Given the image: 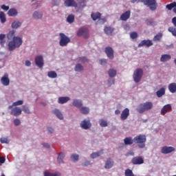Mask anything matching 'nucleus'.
Segmentation results:
<instances>
[{
    "label": "nucleus",
    "mask_w": 176,
    "mask_h": 176,
    "mask_svg": "<svg viewBox=\"0 0 176 176\" xmlns=\"http://www.w3.org/2000/svg\"><path fill=\"white\" fill-rule=\"evenodd\" d=\"M14 34H16V31L11 30L7 34L8 39L11 41L8 43V50L10 52H12L16 47H19L23 45V40L21 38L14 36Z\"/></svg>",
    "instance_id": "1"
},
{
    "label": "nucleus",
    "mask_w": 176,
    "mask_h": 176,
    "mask_svg": "<svg viewBox=\"0 0 176 176\" xmlns=\"http://www.w3.org/2000/svg\"><path fill=\"white\" fill-rule=\"evenodd\" d=\"M153 108V103H152V102H146L140 104L138 106L136 111H138L139 113H144V112H146V111H151Z\"/></svg>",
    "instance_id": "2"
},
{
    "label": "nucleus",
    "mask_w": 176,
    "mask_h": 176,
    "mask_svg": "<svg viewBox=\"0 0 176 176\" xmlns=\"http://www.w3.org/2000/svg\"><path fill=\"white\" fill-rule=\"evenodd\" d=\"M146 142V135H138L134 138V143H135L140 149H144L145 148V144Z\"/></svg>",
    "instance_id": "3"
},
{
    "label": "nucleus",
    "mask_w": 176,
    "mask_h": 176,
    "mask_svg": "<svg viewBox=\"0 0 176 176\" xmlns=\"http://www.w3.org/2000/svg\"><path fill=\"white\" fill-rule=\"evenodd\" d=\"M139 2H142L146 6H148L150 10L153 12L157 9V4L156 0H139Z\"/></svg>",
    "instance_id": "4"
},
{
    "label": "nucleus",
    "mask_w": 176,
    "mask_h": 176,
    "mask_svg": "<svg viewBox=\"0 0 176 176\" xmlns=\"http://www.w3.org/2000/svg\"><path fill=\"white\" fill-rule=\"evenodd\" d=\"M142 75H144V71H142V69H136L133 76L134 82H135V83L140 82L141 79L142 78Z\"/></svg>",
    "instance_id": "5"
},
{
    "label": "nucleus",
    "mask_w": 176,
    "mask_h": 176,
    "mask_svg": "<svg viewBox=\"0 0 176 176\" xmlns=\"http://www.w3.org/2000/svg\"><path fill=\"white\" fill-rule=\"evenodd\" d=\"M59 35L60 36V40L59 41L60 46H67V45H68L69 42H71V38L64 34V33H60Z\"/></svg>",
    "instance_id": "6"
},
{
    "label": "nucleus",
    "mask_w": 176,
    "mask_h": 176,
    "mask_svg": "<svg viewBox=\"0 0 176 176\" xmlns=\"http://www.w3.org/2000/svg\"><path fill=\"white\" fill-rule=\"evenodd\" d=\"M77 35L78 36H83V38H85V39H87L89 38V30H87V28H80L78 33Z\"/></svg>",
    "instance_id": "7"
},
{
    "label": "nucleus",
    "mask_w": 176,
    "mask_h": 176,
    "mask_svg": "<svg viewBox=\"0 0 176 176\" xmlns=\"http://www.w3.org/2000/svg\"><path fill=\"white\" fill-rule=\"evenodd\" d=\"M35 64L38 68H42L43 65H45V63L43 62V56H38L35 58Z\"/></svg>",
    "instance_id": "8"
},
{
    "label": "nucleus",
    "mask_w": 176,
    "mask_h": 176,
    "mask_svg": "<svg viewBox=\"0 0 176 176\" xmlns=\"http://www.w3.org/2000/svg\"><path fill=\"white\" fill-rule=\"evenodd\" d=\"M1 82L3 86H9L10 85V80L9 79V74L6 73L1 78Z\"/></svg>",
    "instance_id": "9"
},
{
    "label": "nucleus",
    "mask_w": 176,
    "mask_h": 176,
    "mask_svg": "<svg viewBox=\"0 0 176 176\" xmlns=\"http://www.w3.org/2000/svg\"><path fill=\"white\" fill-rule=\"evenodd\" d=\"M131 163L134 165L144 164V158L141 156L134 157L131 160Z\"/></svg>",
    "instance_id": "10"
},
{
    "label": "nucleus",
    "mask_w": 176,
    "mask_h": 176,
    "mask_svg": "<svg viewBox=\"0 0 176 176\" xmlns=\"http://www.w3.org/2000/svg\"><path fill=\"white\" fill-rule=\"evenodd\" d=\"M21 108L16 107L11 110L10 115L12 116H20V115H21Z\"/></svg>",
    "instance_id": "11"
},
{
    "label": "nucleus",
    "mask_w": 176,
    "mask_h": 176,
    "mask_svg": "<svg viewBox=\"0 0 176 176\" xmlns=\"http://www.w3.org/2000/svg\"><path fill=\"white\" fill-rule=\"evenodd\" d=\"M174 151H175L174 147L165 146L162 148V153H164V155H167L168 153H171V152H174Z\"/></svg>",
    "instance_id": "12"
},
{
    "label": "nucleus",
    "mask_w": 176,
    "mask_h": 176,
    "mask_svg": "<svg viewBox=\"0 0 176 176\" xmlns=\"http://www.w3.org/2000/svg\"><path fill=\"white\" fill-rule=\"evenodd\" d=\"M153 43L151 40H143L142 41L139 45L138 47H142V46H146L147 47H150V46H153Z\"/></svg>",
    "instance_id": "13"
},
{
    "label": "nucleus",
    "mask_w": 176,
    "mask_h": 176,
    "mask_svg": "<svg viewBox=\"0 0 176 176\" xmlns=\"http://www.w3.org/2000/svg\"><path fill=\"white\" fill-rule=\"evenodd\" d=\"M80 126L82 127V129H84V130H88V129H90V127H91V123H90L89 120H84L81 122Z\"/></svg>",
    "instance_id": "14"
},
{
    "label": "nucleus",
    "mask_w": 176,
    "mask_h": 176,
    "mask_svg": "<svg viewBox=\"0 0 176 176\" xmlns=\"http://www.w3.org/2000/svg\"><path fill=\"white\" fill-rule=\"evenodd\" d=\"M130 115V110L128 108L124 109L120 116L121 120H126Z\"/></svg>",
    "instance_id": "15"
},
{
    "label": "nucleus",
    "mask_w": 176,
    "mask_h": 176,
    "mask_svg": "<svg viewBox=\"0 0 176 176\" xmlns=\"http://www.w3.org/2000/svg\"><path fill=\"white\" fill-rule=\"evenodd\" d=\"M104 52L107 56V57L110 59L113 58V49L111 47H107L104 50Z\"/></svg>",
    "instance_id": "16"
},
{
    "label": "nucleus",
    "mask_w": 176,
    "mask_h": 176,
    "mask_svg": "<svg viewBox=\"0 0 176 176\" xmlns=\"http://www.w3.org/2000/svg\"><path fill=\"white\" fill-rule=\"evenodd\" d=\"M65 6H67V8L73 7V8H77L78 3L75 0H65Z\"/></svg>",
    "instance_id": "17"
},
{
    "label": "nucleus",
    "mask_w": 176,
    "mask_h": 176,
    "mask_svg": "<svg viewBox=\"0 0 176 176\" xmlns=\"http://www.w3.org/2000/svg\"><path fill=\"white\" fill-rule=\"evenodd\" d=\"M131 14V12H130V10L126 11L120 16V20H122V21H127V20L130 19Z\"/></svg>",
    "instance_id": "18"
},
{
    "label": "nucleus",
    "mask_w": 176,
    "mask_h": 176,
    "mask_svg": "<svg viewBox=\"0 0 176 176\" xmlns=\"http://www.w3.org/2000/svg\"><path fill=\"white\" fill-rule=\"evenodd\" d=\"M113 164H115L113 160L111 158H109L105 162L104 168L109 170V168H112L113 167Z\"/></svg>",
    "instance_id": "19"
},
{
    "label": "nucleus",
    "mask_w": 176,
    "mask_h": 176,
    "mask_svg": "<svg viewBox=\"0 0 176 176\" xmlns=\"http://www.w3.org/2000/svg\"><path fill=\"white\" fill-rule=\"evenodd\" d=\"M171 111V104H166L163 107V108L161 110V114L162 115H166L168 112H170Z\"/></svg>",
    "instance_id": "20"
},
{
    "label": "nucleus",
    "mask_w": 176,
    "mask_h": 176,
    "mask_svg": "<svg viewBox=\"0 0 176 176\" xmlns=\"http://www.w3.org/2000/svg\"><path fill=\"white\" fill-rule=\"evenodd\" d=\"M124 145H133L134 144V138L127 137L124 139Z\"/></svg>",
    "instance_id": "21"
},
{
    "label": "nucleus",
    "mask_w": 176,
    "mask_h": 176,
    "mask_svg": "<svg viewBox=\"0 0 176 176\" xmlns=\"http://www.w3.org/2000/svg\"><path fill=\"white\" fill-rule=\"evenodd\" d=\"M52 112H53V114L56 115V116H57V118L60 120H63V119H64V117L63 116V113H61V111H60V110L56 109L53 110Z\"/></svg>",
    "instance_id": "22"
},
{
    "label": "nucleus",
    "mask_w": 176,
    "mask_h": 176,
    "mask_svg": "<svg viewBox=\"0 0 176 176\" xmlns=\"http://www.w3.org/2000/svg\"><path fill=\"white\" fill-rule=\"evenodd\" d=\"M73 105L74 107H76V108H78L80 109L82 105H83V103L82 102V100L75 99L73 100Z\"/></svg>",
    "instance_id": "23"
},
{
    "label": "nucleus",
    "mask_w": 176,
    "mask_h": 176,
    "mask_svg": "<svg viewBox=\"0 0 176 176\" xmlns=\"http://www.w3.org/2000/svg\"><path fill=\"white\" fill-rule=\"evenodd\" d=\"M168 60H171V55L170 54H163L160 58L162 63H166V61H168Z\"/></svg>",
    "instance_id": "24"
},
{
    "label": "nucleus",
    "mask_w": 176,
    "mask_h": 176,
    "mask_svg": "<svg viewBox=\"0 0 176 176\" xmlns=\"http://www.w3.org/2000/svg\"><path fill=\"white\" fill-rule=\"evenodd\" d=\"M64 157H65V154H64L63 153H59L57 158V162L58 164H64Z\"/></svg>",
    "instance_id": "25"
},
{
    "label": "nucleus",
    "mask_w": 176,
    "mask_h": 176,
    "mask_svg": "<svg viewBox=\"0 0 176 176\" xmlns=\"http://www.w3.org/2000/svg\"><path fill=\"white\" fill-rule=\"evenodd\" d=\"M17 10L14 9V8H11L8 10V16H10V17H14L16 16H17Z\"/></svg>",
    "instance_id": "26"
},
{
    "label": "nucleus",
    "mask_w": 176,
    "mask_h": 176,
    "mask_svg": "<svg viewBox=\"0 0 176 176\" xmlns=\"http://www.w3.org/2000/svg\"><path fill=\"white\" fill-rule=\"evenodd\" d=\"M70 98L69 97H59L58 100V104H65L66 102H68L69 101Z\"/></svg>",
    "instance_id": "27"
},
{
    "label": "nucleus",
    "mask_w": 176,
    "mask_h": 176,
    "mask_svg": "<svg viewBox=\"0 0 176 176\" xmlns=\"http://www.w3.org/2000/svg\"><path fill=\"white\" fill-rule=\"evenodd\" d=\"M23 104H24L23 100H17L16 102H13L12 105L9 106L8 109H12L13 107H19V105H23Z\"/></svg>",
    "instance_id": "28"
},
{
    "label": "nucleus",
    "mask_w": 176,
    "mask_h": 176,
    "mask_svg": "<svg viewBox=\"0 0 176 176\" xmlns=\"http://www.w3.org/2000/svg\"><path fill=\"white\" fill-rule=\"evenodd\" d=\"M5 38H6V35L3 34H0V45L2 47L5 45V43H6V40H5Z\"/></svg>",
    "instance_id": "29"
},
{
    "label": "nucleus",
    "mask_w": 176,
    "mask_h": 176,
    "mask_svg": "<svg viewBox=\"0 0 176 176\" xmlns=\"http://www.w3.org/2000/svg\"><path fill=\"white\" fill-rule=\"evenodd\" d=\"M157 96L160 98V97H163L164 94H166V89L164 88H161L157 92H156Z\"/></svg>",
    "instance_id": "30"
},
{
    "label": "nucleus",
    "mask_w": 176,
    "mask_h": 176,
    "mask_svg": "<svg viewBox=\"0 0 176 176\" xmlns=\"http://www.w3.org/2000/svg\"><path fill=\"white\" fill-rule=\"evenodd\" d=\"M168 90H169V91H170V93H175V91H176V83L175 82L170 83L168 85Z\"/></svg>",
    "instance_id": "31"
},
{
    "label": "nucleus",
    "mask_w": 176,
    "mask_h": 176,
    "mask_svg": "<svg viewBox=\"0 0 176 176\" xmlns=\"http://www.w3.org/2000/svg\"><path fill=\"white\" fill-rule=\"evenodd\" d=\"M104 32L106 35H112V32H113V29L111 27H105L104 29Z\"/></svg>",
    "instance_id": "32"
},
{
    "label": "nucleus",
    "mask_w": 176,
    "mask_h": 176,
    "mask_svg": "<svg viewBox=\"0 0 176 176\" xmlns=\"http://www.w3.org/2000/svg\"><path fill=\"white\" fill-rule=\"evenodd\" d=\"M43 16V15L42 14V13L36 12V11H35L33 14V18L35 20H39V19H42Z\"/></svg>",
    "instance_id": "33"
},
{
    "label": "nucleus",
    "mask_w": 176,
    "mask_h": 176,
    "mask_svg": "<svg viewBox=\"0 0 176 176\" xmlns=\"http://www.w3.org/2000/svg\"><path fill=\"white\" fill-rule=\"evenodd\" d=\"M91 17L94 21H96V20H98L101 17V14L100 12L92 13Z\"/></svg>",
    "instance_id": "34"
},
{
    "label": "nucleus",
    "mask_w": 176,
    "mask_h": 176,
    "mask_svg": "<svg viewBox=\"0 0 176 176\" xmlns=\"http://www.w3.org/2000/svg\"><path fill=\"white\" fill-rule=\"evenodd\" d=\"M80 111L83 115H87L90 112V109L87 107H81Z\"/></svg>",
    "instance_id": "35"
},
{
    "label": "nucleus",
    "mask_w": 176,
    "mask_h": 176,
    "mask_svg": "<svg viewBox=\"0 0 176 176\" xmlns=\"http://www.w3.org/2000/svg\"><path fill=\"white\" fill-rule=\"evenodd\" d=\"M47 76L51 79H55V78H57V73L54 71L48 72Z\"/></svg>",
    "instance_id": "36"
},
{
    "label": "nucleus",
    "mask_w": 176,
    "mask_h": 176,
    "mask_svg": "<svg viewBox=\"0 0 176 176\" xmlns=\"http://www.w3.org/2000/svg\"><path fill=\"white\" fill-rule=\"evenodd\" d=\"M19 27H21V23L18 21H15L12 23V28H19Z\"/></svg>",
    "instance_id": "37"
},
{
    "label": "nucleus",
    "mask_w": 176,
    "mask_h": 176,
    "mask_svg": "<svg viewBox=\"0 0 176 176\" xmlns=\"http://www.w3.org/2000/svg\"><path fill=\"white\" fill-rule=\"evenodd\" d=\"M109 76L110 78H115L116 76V70L111 69L109 70Z\"/></svg>",
    "instance_id": "38"
},
{
    "label": "nucleus",
    "mask_w": 176,
    "mask_h": 176,
    "mask_svg": "<svg viewBox=\"0 0 176 176\" xmlns=\"http://www.w3.org/2000/svg\"><path fill=\"white\" fill-rule=\"evenodd\" d=\"M176 7V2L174 1L170 4L166 5V8L168 9V10H173V8Z\"/></svg>",
    "instance_id": "39"
},
{
    "label": "nucleus",
    "mask_w": 176,
    "mask_h": 176,
    "mask_svg": "<svg viewBox=\"0 0 176 176\" xmlns=\"http://www.w3.org/2000/svg\"><path fill=\"white\" fill-rule=\"evenodd\" d=\"M84 68L83 66H82V65L80 64H77L75 67V71L76 72H80V71H83Z\"/></svg>",
    "instance_id": "40"
},
{
    "label": "nucleus",
    "mask_w": 176,
    "mask_h": 176,
    "mask_svg": "<svg viewBox=\"0 0 176 176\" xmlns=\"http://www.w3.org/2000/svg\"><path fill=\"white\" fill-rule=\"evenodd\" d=\"M0 20L3 23L6 22V16H5V13L3 12H0Z\"/></svg>",
    "instance_id": "41"
},
{
    "label": "nucleus",
    "mask_w": 176,
    "mask_h": 176,
    "mask_svg": "<svg viewBox=\"0 0 176 176\" xmlns=\"http://www.w3.org/2000/svg\"><path fill=\"white\" fill-rule=\"evenodd\" d=\"M75 20V16L74 14H70L67 18V23H74Z\"/></svg>",
    "instance_id": "42"
},
{
    "label": "nucleus",
    "mask_w": 176,
    "mask_h": 176,
    "mask_svg": "<svg viewBox=\"0 0 176 176\" xmlns=\"http://www.w3.org/2000/svg\"><path fill=\"white\" fill-rule=\"evenodd\" d=\"M168 31H169V32H171L172 35H173V36H176V29L174 27H169L168 29Z\"/></svg>",
    "instance_id": "43"
},
{
    "label": "nucleus",
    "mask_w": 176,
    "mask_h": 176,
    "mask_svg": "<svg viewBox=\"0 0 176 176\" xmlns=\"http://www.w3.org/2000/svg\"><path fill=\"white\" fill-rule=\"evenodd\" d=\"M131 39H137L138 38V34L137 32H132L130 33Z\"/></svg>",
    "instance_id": "44"
},
{
    "label": "nucleus",
    "mask_w": 176,
    "mask_h": 176,
    "mask_svg": "<svg viewBox=\"0 0 176 176\" xmlns=\"http://www.w3.org/2000/svg\"><path fill=\"white\" fill-rule=\"evenodd\" d=\"M162 33H159L157 34H156L154 38H153V41L154 42H156V41H159L162 39Z\"/></svg>",
    "instance_id": "45"
},
{
    "label": "nucleus",
    "mask_w": 176,
    "mask_h": 176,
    "mask_svg": "<svg viewBox=\"0 0 176 176\" xmlns=\"http://www.w3.org/2000/svg\"><path fill=\"white\" fill-rule=\"evenodd\" d=\"M22 111H23L25 113H27L28 115H29V113H31V112L30 111V109L25 105L22 106Z\"/></svg>",
    "instance_id": "46"
},
{
    "label": "nucleus",
    "mask_w": 176,
    "mask_h": 176,
    "mask_svg": "<svg viewBox=\"0 0 176 176\" xmlns=\"http://www.w3.org/2000/svg\"><path fill=\"white\" fill-rule=\"evenodd\" d=\"M125 176H134V173L131 169L128 168L125 170Z\"/></svg>",
    "instance_id": "47"
},
{
    "label": "nucleus",
    "mask_w": 176,
    "mask_h": 176,
    "mask_svg": "<svg viewBox=\"0 0 176 176\" xmlns=\"http://www.w3.org/2000/svg\"><path fill=\"white\" fill-rule=\"evenodd\" d=\"M100 127H107L108 126V122L105 120H100Z\"/></svg>",
    "instance_id": "48"
},
{
    "label": "nucleus",
    "mask_w": 176,
    "mask_h": 176,
    "mask_svg": "<svg viewBox=\"0 0 176 176\" xmlns=\"http://www.w3.org/2000/svg\"><path fill=\"white\" fill-rule=\"evenodd\" d=\"M71 159L73 162H78L79 160V155L78 154H73L71 156Z\"/></svg>",
    "instance_id": "49"
},
{
    "label": "nucleus",
    "mask_w": 176,
    "mask_h": 176,
    "mask_svg": "<svg viewBox=\"0 0 176 176\" xmlns=\"http://www.w3.org/2000/svg\"><path fill=\"white\" fill-rule=\"evenodd\" d=\"M147 25H153L155 24V21L153 19H149L146 20Z\"/></svg>",
    "instance_id": "50"
},
{
    "label": "nucleus",
    "mask_w": 176,
    "mask_h": 176,
    "mask_svg": "<svg viewBox=\"0 0 176 176\" xmlns=\"http://www.w3.org/2000/svg\"><path fill=\"white\" fill-rule=\"evenodd\" d=\"M100 153H101V152H97L91 154V159H96V157H98V156H100Z\"/></svg>",
    "instance_id": "51"
},
{
    "label": "nucleus",
    "mask_w": 176,
    "mask_h": 176,
    "mask_svg": "<svg viewBox=\"0 0 176 176\" xmlns=\"http://www.w3.org/2000/svg\"><path fill=\"white\" fill-rule=\"evenodd\" d=\"M0 141L1 144H9V140L6 138H1Z\"/></svg>",
    "instance_id": "52"
},
{
    "label": "nucleus",
    "mask_w": 176,
    "mask_h": 176,
    "mask_svg": "<svg viewBox=\"0 0 176 176\" xmlns=\"http://www.w3.org/2000/svg\"><path fill=\"white\" fill-rule=\"evenodd\" d=\"M90 164H91V163L90 162V161H85L82 164V166L83 167H87V166H90Z\"/></svg>",
    "instance_id": "53"
},
{
    "label": "nucleus",
    "mask_w": 176,
    "mask_h": 176,
    "mask_svg": "<svg viewBox=\"0 0 176 176\" xmlns=\"http://www.w3.org/2000/svg\"><path fill=\"white\" fill-rule=\"evenodd\" d=\"M79 61H80V63H86L87 61V58H86L85 56L80 57Z\"/></svg>",
    "instance_id": "54"
},
{
    "label": "nucleus",
    "mask_w": 176,
    "mask_h": 176,
    "mask_svg": "<svg viewBox=\"0 0 176 176\" xmlns=\"http://www.w3.org/2000/svg\"><path fill=\"white\" fill-rule=\"evenodd\" d=\"M20 123H21V122H20V120H19V119H15V120H14V124L15 126H20Z\"/></svg>",
    "instance_id": "55"
},
{
    "label": "nucleus",
    "mask_w": 176,
    "mask_h": 176,
    "mask_svg": "<svg viewBox=\"0 0 176 176\" xmlns=\"http://www.w3.org/2000/svg\"><path fill=\"white\" fill-rule=\"evenodd\" d=\"M54 6H58L60 5V0H53Z\"/></svg>",
    "instance_id": "56"
},
{
    "label": "nucleus",
    "mask_w": 176,
    "mask_h": 176,
    "mask_svg": "<svg viewBox=\"0 0 176 176\" xmlns=\"http://www.w3.org/2000/svg\"><path fill=\"white\" fill-rule=\"evenodd\" d=\"M100 63L101 65H105V64L107 63V59H100Z\"/></svg>",
    "instance_id": "57"
},
{
    "label": "nucleus",
    "mask_w": 176,
    "mask_h": 176,
    "mask_svg": "<svg viewBox=\"0 0 176 176\" xmlns=\"http://www.w3.org/2000/svg\"><path fill=\"white\" fill-rule=\"evenodd\" d=\"M6 160L5 159V157H0V164H3V163H5V161Z\"/></svg>",
    "instance_id": "58"
},
{
    "label": "nucleus",
    "mask_w": 176,
    "mask_h": 176,
    "mask_svg": "<svg viewBox=\"0 0 176 176\" xmlns=\"http://www.w3.org/2000/svg\"><path fill=\"white\" fill-rule=\"evenodd\" d=\"M1 9H3V10H9V6L3 5L1 6Z\"/></svg>",
    "instance_id": "59"
},
{
    "label": "nucleus",
    "mask_w": 176,
    "mask_h": 176,
    "mask_svg": "<svg viewBox=\"0 0 176 176\" xmlns=\"http://www.w3.org/2000/svg\"><path fill=\"white\" fill-rule=\"evenodd\" d=\"M47 131H48L50 134H52V133L54 131V129H53V128H52V127H48Z\"/></svg>",
    "instance_id": "60"
},
{
    "label": "nucleus",
    "mask_w": 176,
    "mask_h": 176,
    "mask_svg": "<svg viewBox=\"0 0 176 176\" xmlns=\"http://www.w3.org/2000/svg\"><path fill=\"white\" fill-rule=\"evenodd\" d=\"M42 145L44 146V148H47L48 149L50 148V145H49L47 143H43Z\"/></svg>",
    "instance_id": "61"
},
{
    "label": "nucleus",
    "mask_w": 176,
    "mask_h": 176,
    "mask_svg": "<svg viewBox=\"0 0 176 176\" xmlns=\"http://www.w3.org/2000/svg\"><path fill=\"white\" fill-rule=\"evenodd\" d=\"M172 23L175 27H176V16L172 19Z\"/></svg>",
    "instance_id": "62"
},
{
    "label": "nucleus",
    "mask_w": 176,
    "mask_h": 176,
    "mask_svg": "<svg viewBox=\"0 0 176 176\" xmlns=\"http://www.w3.org/2000/svg\"><path fill=\"white\" fill-rule=\"evenodd\" d=\"M25 65L26 67H30V65H31V62L30 60H26Z\"/></svg>",
    "instance_id": "63"
},
{
    "label": "nucleus",
    "mask_w": 176,
    "mask_h": 176,
    "mask_svg": "<svg viewBox=\"0 0 176 176\" xmlns=\"http://www.w3.org/2000/svg\"><path fill=\"white\" fill-rule=\"evenodd\" d=\"M52 173H49V172H45L44 173V176H51Z\"/></svg>",
    "instance_id": "64"
}]
</instances>
